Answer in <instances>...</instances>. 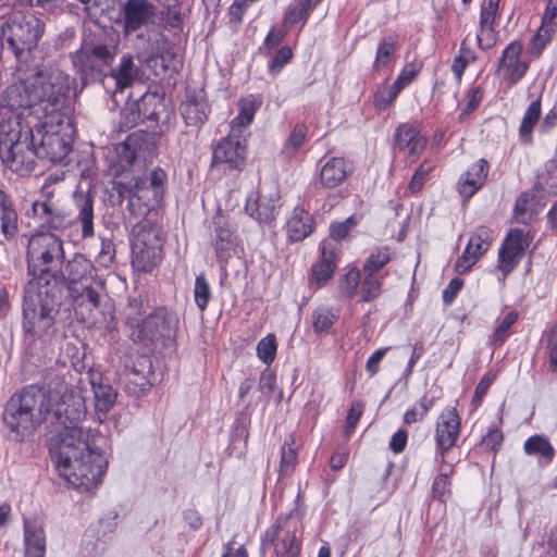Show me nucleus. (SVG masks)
<instances>
[{
  "mask_svg": "<svg viewBox=\"0 0 557 557\" xmlns=\"http://www.w3.org/2000/svg\"><path fill=\"white\" fill-rule=\"evenodd\" d=\"M350 172L351 169L345 159L333 157L321 168V184L326 188L337 187L347 178Z\"/></svg>",
  "mask_w": 557,
  "mask_h": 557,
  "instance_id": "22",
  "label": "nucleus"
},
{
  "mask_svg": "<svg viewBox=\"0 0 557 557\" xmlns=\"http://www.w3.org/2000/svg\"><path fill=\"white\" fill-rule=\"evenodd\" d=\"M156 5L149 0H125L120 8L123 34L132 35L147 28L156 17Z\"/></svg>",
  "mask_w": 557,
  "mask_h": 557,
  "instance_id": "14",
  "label": "nucleus"
},
{
  "mask_svg": "<svg viewBox=\"0 0 557 557\" xmlns=\"http://www.w3.org/2000/svg\"><path fill=\"white\" fill-rule=\"evenodd\" d=\"M488 163L485 159L475 162L459 180L458 190L466 198L472 197L484 184L488 174Z\"/></svg>",
  "mask_w": 557,
  "mask_h": 557,
  "instance_id": "19",
  "label": "nucleus"
},
{
  "mask_svg": "<svg viewBox=\"0 0 557 557\" xmlns=\"http://www.w3.org/2000/svg\"><path fill=\"white\" fill-rule=\"evenodd\" d=\"M168 183V174L161 168H154L147 177H134L128 182L114 181L113 190L119 202L128 200V210L134 215L150 212L163 199Z\"/></svg>",
  "mask_w": 557,
  "mask_h": 557,
  "instance_id": "6",
  "label": "nucleus"
},
{
  "mask_svg": "<svg viewBox=\"0 0 557 557\" xmlns=\"http://www.w3.org/2000/svg\"><path fill=\"white\" fill-rule=\"evenodd\" d=\"M194 298L196 306L201 310H206L208 304L211 299V289L209 282L205 275V273H200L196 276L195 280V288H194Z\"/></svg>",
  "mask_w": 557,
  "mask_h": 557,
  "instance_id": "49",
  "label": "nucleus"
},
{
  "mask_svg": "<svg viewBox=\"0 0 557 557\" xmlns=\"http://www.w3.org/2000/svg\"><path fill=\"white\" fill-rule=\"evenodd\" d=\"M547 349L549 364L554 371H557V324L553 325L547 333Z\"/></svg>",
  "mask_w": 557,
  "mask_h": 557,
  "instance_id": "64",
  "label": "nucleus"
},
{
  "mask_svg": "<svg viewBox=\"0 0 557 557\" xmlns=\"http://www.w3.org/2000/svg\"><path fill=\"white\" fill-rule=\"evenodd\" d=\"M485 251L486 249L482 246H466L462 255L455 262V272L459 275L469 272Z\"/></svg>",
  "mask_w": 557,
  "mask_h": 557,
  "instance_id": "43",
  "label": "nucleus"
},
{
  "mask_svg": "<svg viewBox=\"0 0 557 557\" xmlns=\"http://www.w3.org/2000/svg\"><path fill=\"white\" fill-rule=\"evenodd\" d=\"M95 396V407L98 412L107 413L114 406L117 392L110 385L102 382L101 375H92L90 380Z\"/></svg>",
  "mask_w": 557,
  "mask_h": 557,
  "instance_id": "29",
  "label": "nucleus"
},
{
  "mask_svg": "<svg viewBox=\"0 0 557 557\" xmlns=\"http://www.w3.org/2000/svg\"><path fill=\"white\" fill-rule=\"evenodd\" d=\"M441 465V472L434 479L432 485V494L433 497L438 499L442 503H445L447 498L450 496V481L449 475L453 473L451 465L445 466V463Z\"/></svg>",
  "mask_w": 557,
  "mask_h": 557,
  "instance_id": "42",
  "label": "nucleus"
},
{
  "mask_svg": "<svg viewBox=\"0 0 557 557\" xmlns=\"http://www.w3.org/2000/svg\"><path fill=\"white\" fill-rule=\"evenodd\" d=\"M297 463V451L296 449L286 442L283 444L281 449V462L280 472L281 474L290 473Z\"/></svg>",
  "mask_w": 557,
  "mask_h": 557,
  "instance_id": "57",
  "label": "nucleus"
},
{
  "mask_svg": "<svg viewBox=\"0 0 557 557\" xmlns=\"http://www.w3.org/2000/svg\"><path fill=\"white\" fill-rule=\"evenodd\" d=\"M125 376L128 393L139 396L149 392L157 381L152 359L147 355L137 357L132 366L125 367Z\"/></svg>",
  "mask_w": 557,
  "mask_h": 557,
  "instance_id": "15",
  "label": "nucleus"
},
{
  "mask_svg": "<svg viewBox=\"0 0 557 557\" xmlns=\"http://www.w3.org/2000/svg\"><path fill=\"white\" fill-rule=\"evenodd\" d=\"M255 114V102L251 100H240L239 112L231 122V127H238L242 131V127L248 126L253 121Z\"/></svg>",
  "mask_w": 557,
  "mask_h": 557,
  "instance_id": "51",
  "label": "nucleus"
},
{
  "mask_svg": "<svg viewBox=\"0 0 557 557\" xmlns=\"http://www.w3.org/2000/svg\"><path fill=\"white\" fill-rule=\"evenodd\" d=\"M211 236L222 244H233L235 240H244V238L237 234V230L234 227V224L226 220L222 214H218L212 219Z\"/></svg>",
  "mask_w": 557,
  "mask_h": 557,
  "instance_id": "35",
  "label": "nucleus"
},
{
  "mask_svg": "<svg viewBox=\"0 0 557 557\" xmlns=\"http://www.w3.org/2000/svg\"><path fill=\"white\" fill-rule=\"evenodd\" d=\"M360 220V215L352 214L345 221L332 223L330 225L331 239L335 242L349 240L351 233L355 231Z\"/></svg>",
  "mask_w": 557,
  "mask_h": 557,
  "instance_id": "45",
  "label": "nucleus"
},
{
  "mask_svg": "<svg viewBox=\"0 0 557 557\" xmlns=\"http://www.w3.org/2000/svg\"><path fill=\"white\" fill-rule=\"evenodd\" d=\"M135 107L137 108V119H143L144 122H158L164 106L157 94H145L135 102Z\"/></svg>",
  "mask_w": 557,
  "mask_h": 557,
  "instance_id": "34",
  "label": "nucleus"
},
{
  "mask_svg": "<svg viewBox=\"0 0 557 557\" xmlns=\"http://www.w3.org/2000/svg\"><path fill=\"white\" fill-rule=\"evenodd\" d=\"M149 136L145 133H132L116 147V171L117 176L128 171L137 160L139 152L149 144Z\"/></svg>",
  "mask_w": 557,
  "mask_h": 557,
  "instance_id": "18",
  "label": "nucleus"
},
{
  "mask_svg": "<svg viewBox=\"0 0 557 557\" xmlns=\"http://www.w3.org/2000/svg\"><path fill=\"white\" fill-rule=\"evenodd\" d=\"M132 265L136 271L150 272L163 258V246H131Z\"/></svg>",
  "mask_w": 557,
  "mask_h": 557,
  "instance_id": "25",
  "label": "nucleus"
},
{
  "mask_svg": "<svg viewBox=\"0 0 557 557\" xmlns=\"http://www.w3.org/2000/svg\"><path fill=\"white\" fill-rule=\"evenodd\" d=\"M524 453L529 456H536L545 465L553 461L556 450L552 443L544 435H532L523 444Z\"/></svg>",
  "mask_w": 557,
  "mask_h": 557,
  "instance_id": "31",
  "label": "nucleus"
},
{
  "mask_svg": "<svg viewBox=\"0 0 557 557\" xmlns=\"http://www.w3.org/2000/svg\"><path fill=\"white\" fill-rule=\"evenodd\" d=\"M337 267V248L335 246H322L320 259L311 268L312 280L318 287H323Z\"/></svg>",
  "mask_w": 557,
  "mask_h": 557,
  "instance_id": "20",
  "label": "nucleus"
},
{
  "mask_svg": "<svg viewBox=\"0 0 557 557\" xmlns=\"http://www.w3.org/2000/svg\"><path fill=\"white\" fill-rule=\"evenodd\" d=\"M346 270L338 278L337 292L341 299L350 300L360 285L361 273L356 267L346 268Z\"/></svg>",
  "mask_w": 557,
  "mask_h": 557,
  "instance_id": "37",
  "label": "nucleus"
},
{
  "mask_svg": "<svg viewBox=\"0 0 557 557\" xmlns=\"http://www.w3.org/2000/svg\"><path fill=\"white\" fill-rule=\"evenodd\" d=\"M249 424L250 420L246 417V414L240 413L236 418L231 434V443L228 449L235 447L237 443L243 442L244 450H242L239 454L243 455L245 453L249 438Z\"/></svg>",
  "mask_w": 557,
  "mask_h": 557,
  "instance_id": "46",
  "label": "nucleus"
},
{
  "mask_svg": "<svg viewBox=\"0 0 557 557\" xmlns=\"http://www.w3.org/2000/svg\"><path fill=\"white\" fill-rule=\"evenodd\" d=\"M180 110L185 124L199 129L207 122L211 112L205 90H188Z\"/></svg>",
  "mask_w": 557,
  "mask_h": 557,
  "instance_id": "17",
  "label": "nucleus"
},
{
  "mask_svg": "<svg viewBox=\"0 0 557 557\" xmlns=\"http://www.w3.org/2000/svg\"><path fill=\"white\" fill-rule=\"evenodd\" d=\"M518 312L509 311L495 329L493 341L496 345H503L508 336L509 329L517 322Z\"/></svg>",
  "mask_w": 557,
  "mask_h": 557,
  "instance_id": "55",
  "label": "nucleus"
},
{
  "mask_svg": "<svg viewBox=\"0 0 557 557\" xmlns=\"http://www.w3.org/2000/svg\"><path fill=\"white\" fill-rule=\"evenodd\" d=\"M313 231V220L306 213L305 215H294L287 222V234L290 240L301 242Z\"/></svg>",
  "mask_w": 557,
  "mask_h": 557,
  "instance_id": "38",
  "label": "nucleus"
},
{
  "mask_svg": "<svg viewBox=\"0 0 557 557\" xmlns=\"http://www.w3.org/2000/svg\"><path fill=\"white\" fill-rule=\"evenodd\" d=\"M275 205L267 196H258L255 200H248L246 212L250 218L260 223H270L275 216Z\"/></svg>",
  "mask_w": 557,
  "mask_h": 557,
  "instance_id": "33",
  "label": "nucleus"
},
{
  "mask_svg": "<svg viewBox=\"0 0 557 557\" xmlns=\"http://www.w3.org/2000/svg\"><path fill=\"white\" fill-rule=\"evenodd\" d=\"M44 33L45 23L35 14L14 11L1 25V46L11 51L17 61H26L27 55L37 48Z\"/></svg>",
  "mask_w": 557,
  "mask_h": 557,
  "instance_id": "8",
  "label": "nucleus"
},
{
  "mask_svg": "<svg viewBox=\"0 0 557 557\" xmlns=\"http://www.w3.org/2000/svg\"><path fill=\"white\" fill-rule=\"evenodd\" d=\"M391 260L388 248L377 249L372 252L363 264V272L375 274Z\"/></svg>",
  "mask_w": 557,
  "mask_h": 557,
  "instance_id": "54",
  "label": "nucleus"
},
{
  "mask_svg": "<svg viewBox=\"0 0 557 557\" xmlns=\"http://www.w3.org/2000/svg\"><path fill=\"white\" fill-rule=\"evenodd\" d=\"M70 77L62 71H37L10 85L0 104V140L30 134L50 109L61 108L70 92Z\"/></svg>",
  "mask_w": 557,
  "mask_h": 557,
  "instance_id": "3",
  "label": "nucleus"
},
{
  "mask_svg": "<svg viewBox=\"0 0 557 557\" xmlns=\"http://www.w3.org/2000/svg\"><path fill=\"white\" fill-rule=\"evenodd\" d=\"M298 509L281 516L261 535V548L273 547L276 557H300L302 540L300 522H293L292 518Z\"/></svg>",
  "mask_w": 557,
  "mask_h": 557,
  "instance_id": "9",
  "label": "nucleus"
},
{
  "mask_svg": "<svg viewBox=\"0 0 557 557\" xmlns=\"http://www.w3.org/2000/svg\"><path fill=\"white\" fill-rule=\"evenodd\" d=\"M504 435L503 432L498 428H492L487 431V433L483 436L481 441V446L496 454L503 444Z\"/></svg>",
  "mask_w": 557,
  "mask_h": 557,
  "instance_id": "60",
  "label": "nucleus"
},
{
  "mask_svg": "<svg viewBox=\"0 0 557 557\" xmlns=\"http://www.w3.org/2000/svg\"><path fill=\"white\" fill-rule=\"evenodd\" d=\"M65 294L76 313L84 315L100 304L102 283L94 275V265L82 253H75L65 267Z\"/></svg>",
  "mask_w": 557,
  "mask_h": 557,
  "instance_id": "7",
  "label": "nucleus"
},
{
  "mask_svg": "<svg viewBox=\"0 0 557 557\" xmlns=\"http://www.w3.org/2000/svg\"><path fill=\"white\" fill-rule=\"evenodd\" d=\"M115 58V50L106 44L84 41L71 53V61L84 84L101 79Z\"/></svg>",
  "mask_w": 557,
  "mask_h": 557,
  "instance_id": "10",
  "label": "nucleus"
},
{
  "mask_svg": "<svg viewBox=\"0 0 557 557\" xmlns=\"http://www.w3.org/2000/svg\"><path fill=\"white\" fill-rule=\"evenodd\" d=\"M463 285H465L463 278H461L459 276L451 278L450 282L448 283V285L443 290V294H442L443 302L446 306H450L455 301L459 292L462 289Z\"/></svg>",
  "mask_w": 557,
  "mask_h": 557,
  "instance_id": "63",
  "label": "nucleus"
},
{
  "mask_svg": "<svg viewBox=\"0 0 557 557\" xmlns=\"http://www.w3.org/2000/svg\"><path fill=\"white\" fill-rule=\"evenodd\" d=\"M318 2L319 0H295L285 12L284 24L290 26L301 21L305 22Z\"/></svg>",
  "mask_w": 557,
  "mask_h": 557,
  "instance_id": "39",
  "label": "nucleus"
},
{
  "mask_svg": "<svg viewBox=\"0 0 557 557\" xmlns=\"http://www.w3.org/2000/svg\"><path fill=\"white\" fill-rule=\"evenodd\" d=\"M537 212V201L534 195L522 193L517 198L513 215L518 222L528 223Z\"/></svg>",
  "mask_w": 557,
  "mask_h": 557,
  "instance_id": "40",
  "label": "nucleus"
},
{
  "mask_svg": "<svg viewBox=\"0 0 557 557\" xmlns=\"http://www.w3.org/2000/svg\"><path fill=\"white\" fill-rule=\"evenodd\" d=\"M460 417L456 408H447L442 411L436 422V447L435 462L446 463L445 456L456 445L460 434Z\"/></svg>",
  "mask_w": 557,
  "mask_h": 557,
  "instance_id": "13",
  "label": "nucleus"
},
{
  "mask_svg": "<svg viewBox=\"0 0 557 557\" xmlns=\"http://www.w3.org/2000/svg\"><path fill=\"white\" fill-rule=\"evenodd\" d=\"M524 255V246L499 247L497 269L503 273L504 280L518 267Z\"/></svg>",
  "mask_w": 557,
  "mask_h": 557,
  "instance_id": "32",
  "label": "nucleus"
},
{
  "mask_svg": "<svg viewBox=\"0 0 557 557\" xmlns=\"http://www.w3.org/2000/svg\"><path fill=\"white\" fill-rule=\"evenodd\" d=\"M308 127L306 124H296L286 138L281 153L286 158H293L306 141Z\"/></svg>",
  "mask_w": 557,
  "mask_h": 557,
  "instance_id": "41",
  "label": "nucleus"
},
{
  "mask_svg": "<svg viewBox=\"0 0 557 557\" xmlns=\"http://www.w3.org/2000/svg\"><path fill=\"white\" fill-rule=\"evenodd\" d=\"M27 272L32 278L24 286L22 329L30 338L49 334L65 299L63 246H27Z\"/></svg>",
  "mask_w": 557,
  "mask_h": 557,
  "instance_id": "2",
  "label": "nucleus"
},
{
  "mask_svg": "<svg viewBox=\"0 0 557 557\" xmlns=\"http://www.w3.org/2000/svg\"><path fill=\"white\" fill-rule=\"evenodd\" d=\"M540 116L541 101L537 99L532 101L528 107L519 128L520 136L524 141L528 143L531 140L532 131L535 124L539 122Z\"/></svg>",
  "mask_w": 557,
  "mask_h": 557,
  "instance_id": "44",
  "label": "nucleus"
},
{
  "mask_svg": "<svg viewBox=\"0 0 557 557\" xmlns=\"http://www.w3.org/2000/svg\"><path fill=\"white\" fill-rule=\"evenodd\" d=\"M24 556L45 557L46 534L42 527L28 520L24 521Z\"/></svg>",
  "mask_w": 557,
  "mask_h": 557,
  "instance_id": "24",
  "label": "nucleus"
},
{
  "mask_svg": "<svg viewBox=\"0 0 557 557\" xmlns=\"http://www.w3.org/2000/svg\"><path fill=\"white\" fill-rule=\"evenodd\" d=\"M61 108L50 109L40 117V125L30 127V134H16L0 140L2 163L20 175L35 170L37 159L61 162L71 152L74 129L64 121Z\"/></svg>",
  "mask_w": 557,
  "mask_h": 557,
  "instance_id": "4",
  "label": "nucleus"
},
{
  "mask_svg": "<svg viewBox=\"0 0 557 557\" xmlns=\"http://www.w3.org/2000/svg\"><path fill=\"white\" fill-rule=\"evenodd\" d=\"M276 337L274 334H268L257 344V356L265 364H271L276 356Z\"/></svg>",
  "mask_w": 557,
  "mask_h": 557,
  "instance_id": "50",
  "label": "nucleus"
},
{
  "mask_svg": "<svg viewBox=\"0 0 557 557\" xmlns=\"http://www.w3.org/2000/svg\"><path fill=\"white\" fill-rule=\"evenodd\" d=\"M395 148L399 152L407 153L410 162H416L418 157V128L413 124H401L395 134Z\"/></svg>",
  "mask_w": 557,
  "mask_h": 557,
  "instance_id": "28",
  "label": "nucleus"
},
{
  "mask_svg": "<svg viewBox=\"0 0 557 557\" xmlns=\"http://www.w3.org/2000/svg\"><path fill=\"white\" fill-rule=\"evenodd\" d=\"M418 74V66L414 64V61L409 62L405 65L401 73L394 82L393 86L400 90L407 85L411 84Z\"/></svg>",
  "mask_w": 557,
  "mask_h": 557,
  "instance_id": "62",
  "label": "nucleus"
},
{
  "mask_svg": "<svg viewBox=\"0 0 557 557\" xmlns=\"http://www.w3.org/2000/svg\"><path fill=\"white\" fill-rule=\"evenodd\" d=\"M523 45L519 40L511 41L503 51L497 64V75L516 85L527 73L528 63L521 59Z\"/></svg>",
  "mask_w": 557,
  "mask_h": 557,
  "instance_id": "16",
  "label": "nucleus"
},
{
  "mask_svg": "<svg viewBox=\"0 0 557 557\" xmlns=\"http://www.w3.org/2000/svg\"><path fill=\"white\" fill-rule=\"evenodd\" d=\"M476 40L479 47L483 50H488L494 47L497 40V33L494 25H484L480 23Z\"/></svg>",
  "mask_w": 557,
  "mask_h": 557,
  "instance_id": "58",
  "label": "nucleus"
},
{
  "mask_svg": "<svg viewBox=\"0 0 557 557\" xmlns=\"http://www.w3.org/2000/svg\"><path fill=\"white\" fill-rule=\"evenodd\" d=\"M110 76L115 82L116 91H123L131 87L137 76L133 57L131 54H124L121 58L120 64L110 71Z\"/></svg>",
  "mask_w": 557,
  "mask_h": 557,
  "instance_id": "30",
  "label": "nucleus"
},
{
  "mask_svg": "<svg viewBox=\"0 0 557 557\" xmlns=\"http://www.w3.org/2000/svg\"><path fill=\"white\" fill-rule=\"evenodd\" d=\"M242 131L232 126L227 136L221 138L213 148L211 166L224 165L227 170L240 171L246 161V143Z\"/></svg>",
  "mask_w": 557,
  "mask_h": 557,
  "instance_id": "11",
  "label": "nucleus"
},
{
  "mask_svg": "<svg viewBox=\"0 0 557 557\" xmlns=\"http://www.w3.org/2000/svg\"><path fill=\"white\" fill-rule=\"evenodd\" d=\"M162 240L164 238L161 225L149 219H143L131 231V244H153Z\"/></svg>",
  "mask_w": 557,
  "mask_h": 557,
  "instance_id": "27",
  "label": "nucleus"
},
{
  "mask_svg": "<svg viewBox=\"0 0 557 557\" xmlns=\"http://www.w3.org/2000/svg\"><path fill=\"white\" fill-rule=\"evenodd\" d=\"M363 412V404L360 400H355L351 403V406L347 412L346 417V425L344 433L347 437H349L359 422Z\"/></svg>",
  "mask_w": 557,
  "mask_h": 557,
  "instance_id": "59",
  "label": "nucleus"
},
{
  "mask_svg": "<svg viewBox=\"0 0 557 557\" xmlns=\"http://www.w3.org/2000/svg\"><path fill=\"white\" fill-rule=\"evenodd\" d=\"M500 0H483L480 12V23L484 25H495L498 15V5Z\"/></svg>",
  "mask_w": 557,
  "mask_h": 557,
  "instance_id": "61",
  "label": "nucleus"
},
{
  "mask_svg": "<svg viewBox=\"0 0 557 557\" xmlns=\"http://www.w3.org/2000/svg\"><path fill=\"white\" fill-rule=\"evenodd\" d=\"M147 309L148 300L141 295L129 298L125 325L132 342L150 351L174 348L180 324L177 313L165 306L156 307L150 312Z\"/></svg>",
  "mask_w": 557,
  "mask_h": 557,
  "instance_id": "5",
  "label": "nucleus"
},
{
  "mask_svg": "<svg viewBox=\"0 0 557 557\" xmlns=\"http://www.w3.org/2000/svg\"><path fill=\"white\" fill-rule=\"evenodd\" d=\"M399 91L393 85L382 84L373 95V104L380 110H386L397 98Z\"/></svg>",
  "mask_w": 557,
  "mask_h": 557,
  "instance_id": "48",
  "label": "nucleus"
},
{
  "mask_svg": "<svg viewBox=\"0 0 557 557\" xmlns=\"http://www.w3.org/2000/svg\"><path fill=\"white\" fill-rule=\"evenodd\" d=\"M396 52V41L393 37L384 38L376 50V57L374 61V69L380 71L386 67L393 60Z\"/></svg>",
  "mask_w": 557,
  "mask_h": 557,
  "instance_id": "47",
  "label": "nucleus"
},
{
  "mask_svg": "<svg viewBox=\"0 0 557 557\" xmlns=\"http://www.w3.org/2000/svg\"><path fill=\"white\" fill-rule=\"evenodd\" d=\"M337 317L330 310L318 309L312 313V327L317 334L326 333L335 323Z\"/></svg>",
  "mask_w": 557,
  "mask_h": 557,
  "instance_id": "52",
  "label": "nucleus"
},
{
  "mask_svg": "<svg viewBox=\"0 0 557 557\" xmlns=\"http://www.w3.org/2000/svg\"><path fill=\"white\" fill-rule=\"evenodd\" d=\"M0 221L4 240H13L18 231L17 212L10 196L2 188H0Z\"/></svg>",
  "mask_w": 557,
  "mask_h": 557,
  "instance_id": "26",
  "label": "nucleus"
},
{
  "mask_svg": "<svg viewBox=\"0 0 557 557\" xmlns=\"http://www.w3.org/2000/svg\"><path fill=\"white\" fill-rule=\"evenodd\" d=\"M32 212L35 232L32 235L29 244H32V242L38 237H50L53 242L63 244V240L60 239L53 232L65 228L66 224L70 222L67 218L59 210L52 208L49 201L33 202Z\"/></svg>",
  "mask_w": 557,
  "mask_h": 557,
  "instance_id": "12",
  "label": "nucleus"
},
{
  "mask_svg": "<svg viewBox=\"0 0 557 557\" xmlns=\"http://www.w3.org/2000/svg\"><path fill=\"white\" fill-rule=\"evenodd\" d=\"M534 188L547 196H557V162L549 161L539 173Z\"/></svg>",
  "mask_w": 557,
  "mask_h": 557,
  "instance_id": "36",
  "label": "nucleus"
},
{
  "mask_svg": "<svg viewBox=\"0 0 557 557\" xmlns=\"http://www.w3.org/2000/svg\"><path fill=\"white\" fill-rule=\"evenodd\" d=\"M135 49L136 58L139 62L148 67H156L160 64L162 72L166 71V66L163 64V57L159 53L158 42L153 41L148 34L137 35Z\"/></svg>",
  "mask_w": 557,
  "mask_h": 557,
  "instance_id": "23",
  "label": "nucleus"
},
{
  "mask_svg": "<svg viewBox=\"0 0 557 557\" xmlns=\"http://www.w3.org/2000/svg\"><path fill=\"white\" fill-rule=\"evenodd\" d=\"M86 413L81 392L57 375L48 383V393L28 385L13 395L5 405L3 422L16 443L48 422L53 434L49 453L59 475L74 488L89 491L101 482L108 462L90 440V429L81 425Z\"/></svg>",
  "mask_w": 557,
  "mask_h": 557,
  "instance_id": "1",
  "label": "nucleus"
},
{
  "mask_svg": "<svg viewBox=\"0 0 557 557\" xmlns=\"http://www.w3.org/2000/svg\"><path fill=\"white\" fill-rule=\"evenodd\" d=\"M75 207L78 211L76 222L82 225L83 238L94 235V197L89 193L76 190L73 195Z\"/></svg>",
  "mask_w": 557,
  "mask_h": 557,
  "instance_id": "21",
  "label": "nucleus"
},
{
  "mask_svg": "<svg viewBox=\"0 0 557 557\" xmlns=\"http://www.w3.org/2000/svg\"><path fill=\"white\" fill-rule=\"evenodd\" d=\"M381 294V281L375 274L364 273L361 283V300L369 302Z\"/></svg>",
  "mask_w": 557,
  "mask_h": 557,
  "instance_id": "53",
  "label": "nucleus"
},
{
  "mask_svg": "<svg viewBox=\"0 0 557 557\" xmlns=\"http://www.w3.org/2000/svg\"><path fill=\"white\" fill-rule=\"evenodd\" d=\"M293 55V50L289 47L284 46L280 48L269 63L268 70L270 75L276 76L292 61Z\"/></svg>",
  "mask_w": 557,
  "mask_h": 557,
  "instance_id": "56",
  "label": "nucleus"
}]
</instances>
